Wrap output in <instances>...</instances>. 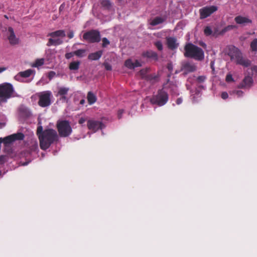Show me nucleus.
I'll return each mask as SVG.
<instances>
[{
    "label": "nucleus",
    "instance_id": "nucleus-1",
    "mask_svg": "<svg viewBox=\"0 0 257 257\" xmlns=\"http://www.w3.org/2000/svg\"><path fill=\"white\" fill-rule=\"evenodd\" d=\"M40 148L46 150L55 142L58 141L59 137L57 132L52 128L46 129L42 134L39 135Z\"/></svg>",
    "mask_w": 257,
    "mask_h": 257
},
{
    "label": "nucleus",
    "instance_id": "nucleus-2",
    "mask_svg": "<svg viewBox=\"0 0 257 257\" xmlns=\"http://www.w3.org/2000/svg\"><path fill=\"white\" fill-rule=\"evenodd\" d=\"M227 55L232 61L234 60L237 64L247 67L251 64V61L243 58L240 51L234 46L231 45L227 47Z\"/></svg>",
    "mask_w": 257,
    "mask_h": 257
},
{
    "label": "nucleus",
    "instance_id": "nucleus-3",
    "mask_svg": "<svg viewBox=\"0 0 257 257\" xmlns=\"http://www.w3.org/2000/svg\"><path fill=\"white\" fill-rule=\"evenodd\" d=\"M184 51V55L185 57L193 58L198 61H202L204 58L203 50L191 43H188L185 45Z\"/></svg>",
    "mask_w": 257,
    "mask_h": 257
},
{
    "label": "nucleus",
    "instance_id": "nucleus-4",
    "mask_svg": "<svg viewBox=\"0 0 257 257\" xmlns=\"http://www.w3.org/2000/svg\"><path fill=\"white\" fill-rule=\"evenodd\" d=\"M66 36V33L64 30H59L48 34L47 37L51 38L48 39L47 46L48 47L51 46H58L63 44V41L60 38H64Z\"/></svg>",
    "mask_w": 257,
    "mask_h": 257
},
{
    "label": "nucleus",
    "instance_id": "nucleus-5",
    "mask_svg": "<svg viewBox=\"0 0 257 257\" xmlns=\"http://www.w3.org/2000/svg\"><path fill=\"white\" fill-rule=\"evenodd\" d=\"M56 127L59 136L62 138L68 137L72 133V128L70 125V123L67 120L57 121Z\"/></svg>",
    "mask_w": 257,
    "mask_h": 257
},
{
    "label": "nucleus",
    "instance_id": "nucleus-6",
    "mask_svg": "<svg viewBox=\"0 0 257 257\" xmlns=\"http://www.w3.org/2000/svg\"><path fill=\"white\" fill-rule=\"evenodd\" d=\"M168 93L163 89H160L158 90L156 95L153 96L150 101L153 104L162 106L168 102Z\"/></svg>",
    "mask_w": 257,
    "mask_h": 257
},
{
    "label": "nucleus",
    "instance_id": "nucleus-7",
    "mask_svg": "<svg viewBox=\"0 0 257 257\" xmlns=\"http://www.w3.org/2000/svg\"><path fill=\"white\" fill-rule=\"evenodd\" d=\"M14 88L13 85L8 83L0 85V101H6L13 95Z\"/></svg>",
    "mask_w": 257,
    "mask_h": 257
},
{
    "label": "nucleus",
    "instance_id": "nucleus-8",
    "mask_svg": "<svg viewBox=\"0 0 257 257\" xmlns=\"http://www.w3.org/2000/svg\"><path fill=\"white\" fill-rule=\"evenodd\" d=\"M83 38L90 43H98L101 40L100 32L97 30H91L85 32L83 35Z\"/></svg>",
    "mask_w": 257,
    "mask_h": 257
},
{
    "label": "nucleus",
    "instance_id": "nucleus-9",
    "mask_svg": "<svg viewBox=\"0 0 257 257\" xmlns=\"http://www.w3.org/2000/svg\"><path fill=\"white\" fill-rule=\"evenodd\" d=\"M51 96L52 93L50 91H45L41 92L39 95V105L42 107L49 106L51 103Z\"/></svg>",
    "mask_w": 257,
    "mask_h": 257
},
{
    "label": "nucleus",
    "instance_id": "nucleus-10",
    "mask_svg": "<svg viewBox=\"0 0 257 257\" xmlns=\"http://www.w3.org/2000/svg\"><path fill=\"white\" fill-rule=\"evenodd\" d=\"M24 137L25 136L23 133H18L8 136L4 138H0V139H1L2 143H4L5 146L6 147L15 141L23 140Z\"/></svg>",
    "mask_w": 257,
    "mask_h": 257
},
{
    "label": "nucleus",
    "instance_id": "nucleus-11",
    "mask_svg": "<svg viewBox=\"0 0 257 257\" xmlns=\"http://www.w3.org/2000/svg\"><path fill=\"white\" fill-rule=\"evenodd\" d=\"M87 125L88 128L95 133L99 130H102L105 127V125L101 121L94 119H89L87 121Z\"/></svg>",
    "mask_w": 257,
    "mask_h": 257
},
{
    "label": "nucleus",
    "instance_id": "nucleus-12",
    "mask_svg": "<svg viewBox=\"0 0 257 257\" xmlns=\"http://www.w3.org/2000/svg\"><path fill=\"white\" fill-rule=\"evenodd\" d=\"M217 10V7L215 6L205 7L199 10L200 18L204 19L210 16Z\"/></svg>",
    "mask_w": 257,
    "mask_h": 257
},
{
    "label": "nucleus",
    "instance_id": "nucleus-13",
    "mask_svg": "<svg viewBox=\"0 0 257 257\" xmlns=\"http://www.w3.org/2000/svg\"><path fill=\"white\" fill-rule=\"evenodd\" d=\"M234 21L235 23L242 26H245L248 24L252 23V20L247 17H243L241 15L235 17Z\"/></svg>",
    "mask_w": 257,
    "mask_h": 257
},
{
    "label": "nucleus",
    "instance_id": "nucleus-14",
    "mask_svg": "<svg viewBox=\"0 0 257 257\" xmlns=\"http://www.w3.org/2000/svg\"><path fill=\"white\" fill-rule=\"evenodd\" d=\"M253 83L252 78L250 76H245L238 86L239 88L250 87Z\"/></svg>",
    "mask_w": 257,
    "mask_h": 257
},
{
    "label": "nucleus",
    "instance_id": "nucleus-15",
    "mask_svg": "<svg viewBox=\"0 0 257 257\" xmlns=\"http://www.w3.org/2000/svg\"><path fill=\"white\" fill-rule=\"evenodd\" d=\"M8 33L9 35L8 37L10 43L11 45H16L19 43V39H18L14 33V30L12 27H9Z\"/></svg>",
    "mask_w": 257,
    "mask_h": 257
},
{
    "label": "nucleus",
    "instance_id": "nucleus-16",
    "mask_svg": "<svg viewBox=\"0 0 257 257\" xmlns=\"http://www.w3.org/2000/svg\"><path fill=\"white\" fill-rule=\"evenodd\" d=\"M167 45L169 49L171 50H174L178 46V44L177 43V40L174 37H168L166 39Z\"/></svg>",
    "mask_w": 257,
    "mask_h": 257
},
{
    "label": "nucleus",
    "instance_id": "nucleus-17",
    "mask_svg": "<svg viewBox=\"0 0 257 257\" xmlns=\"http://www.w3.org/2000/svg\"><path fill=\"white\" fill-rule=\"evenodd\" d=\"M183 69L186 73L193 72L196 70V66L193 64H191L189 62H187L183 64Z\"/></svg>",
    "mask_w": 257,
    "mask_h": 257
},
{
    "label": "nucleus",
    "instance_id": "nucleus-18",
    "mask_svg": "<svg viewBox=\"0 0 257 257\" xmlns=\"http://www.w3.org/2000/svg\"><path fill=\"white\" fill-rule=\"evenodd\" d=\"M102 53L103 51L102 50H99L94 53H90L88 56V59L92 61L98 60L101 57Z\"/></svg>",
    "mask_w": 257,
    "mask_h": 257
},
{
    "label": "nucleus",
    "instance_id": "nucleus-19",
    "mask_svg": "<svg viewBox=\"0 0 257 257\" xmlns=\"http://www.w3.org/2000/svg\"><path fill=\"white\" fill-rule=\"evenodd\" d=\"M143 56L145 57L152 58L155 60H157L158 59V54L156 52L153 51L145 52L143 53Z\"/></svg>",
    "mask_w": 257,
    "mask_h": 257
},
{
    "label": "nucleus",
    "instance_id": "nucleus-20",
    "mask_svg": "<svg viewBox=\"0 0 257 257\" xmlns=\"http://www.w3.org/2000/svg\"><path fill=\"white\" fill-rule=\"evenodd\" d=\"M146 80L154 84L159 81V76L156 74H150L148 75Z\"/></svg>",
    "mask_w": 257,
    "mask_h": 257
},
{
    "label": "nucleus",
    "instance_id": "nucleus-21",
    "mask_svg": "<svg viewBox=\"0 0 257 257\" xmlns=\"http://www.w3.org/2000/svg\"><path fill=\"white\" fill-rule=\"evenodd\" d=\"M87 98L89 104L94 103L97 100L96 95L91 91L88 92Z\"/></svg>",
    "mask_w": 257,
    "mask_h": 257
},
{
    "label": "nucleus",
    "instance_id": "nucleus-22",
    "mask_svg": "<svg viewBox=\"0 0 257 257\" xmlns=\"http://www.w3.org/2000/svg\"><path fill=\"white\" fill-rule=\"evenodd\" d=\"M69 90L68 87H60L58 88L57 94L56 95V96L66 95Z\"/></svg>",
    "mask_w": 257,
    "mask_h": 257
},
{
    "label": "nucleus",
    "instance_id": "nucleus-23",
    "mask_svg": "<svg viewBox=\"0 0 257 257\" xmlns=\"http://www.w3.org/2000/svg\"><path fill=\"white\" fill-rule=\"evenodd\" d=\"M165 21V19L160 17H157L155 18L151 22L150 25L155 26L157 25L162 24Z\"/></svg>",
    "mask_w": 257,
    "mask_h": 257
},
{
    "label": "nucleus",
    "instance_id": "nucleus-24",
    "mask_svg": "<svg viewBox=\"0 0 257 257\" xmlns=\"http://www.w3.org/2000/svg\"><path fill=\"white\" fill-rule=\"evenodd\" d=\"M33 72L34 71L33 70L30 69L24 71L19 72L18 75L22 77L28 78L32 75Z\"/></svg>",
    "mask_w": 257,
    "mask_h": 257
},
{
    "label": "nucleus",
    "instance_id": "nucleus-25",
    "mask_svg": "<svg viewBox=\"0 0 257 257\" xmlns=\"http://www.w3.org/2000/svg\"><path fill=\"white\" fill-rule=\"evenodd\" d=\"M101 5L104 9L107 10H110L112 6V4L109 0H102Z\"/></svg>",
    "mask_w": 257,
    "mask_h": 257
},
{
    "label": "nucleus",
    "instance_id": "nucleus-26",
    "mask_svg": "<svg viewBox=\"0 0 257 257\" xmlns=\"http://www.w3.org/2000/svg\"><path fill=\"white\" fill-rule=\"evenodd\" d=\"M80 62L78 61L71 62L69 65V68L71 70H77L79 68Z\"/></svg>",
    "mask_w": 257,
    "mask_h": 257
},
{
    "label": "nucleus",
    "instance_id": "nucleus-27",
    "mask_svg": "<svg viewBox=\"0 0 257 257\" xmlns=\"http://www.w3.org/2000/svg\"><path fill=\"white\" fill-rule=\"evenodd\" d=\"M149 71V69L146 68L145 69H142L139 71V74L142 79H144L145 80H146V79L147 78V77L149 75V74H148Z\"/></svg>",
    "mask_w": 257,
    "mask_h": 257
},
{
    "label": "nucleus",
    "instance_id": "nucleus-28",
    "mask_svg": "<svg viewBox=\"0 0 257 257\" xmlns=\"http://www.w3.org/2000/svg\"><path fill=\"white\" fill-rule=\"evenodd\" d=\"M124 66L130 69H134V62L132 61V59H128L125 61Z\"/></svg>",
    "mask_w": 257,
    "mask_h": 257
},
{
    "label": "nucleus",
    "instance_id": "nucleus-29",
    "mask_svg": "<svg viewBox=\"0 0 257 257\" xmlns=\"http://www.w3.org/2000/svg\"><path fill=\"white\" fill-rule=\"evenodd\" d=\"M86 50L85 49H78L74 51V55H76L78 57H83L84 56Z\"/></svg>",
    "mask_w": 257,
    "mask_h": 257
},
{
    "label": "nucleus",
    "instance_id": "nucleus-30",
    "mask_svg": "<svg viewBox=\"0 0 257 257\" xmlns=\"http://www.w3.org/2000/svg\"><path fill=\"white\" fill-rule=\"evenodd\" d=\"M44 63V59H38L36 60L34 64L33 65L34 67H38L43 65Z\"/></svg>",
    "mask_w": 257,
    "mask_h": 257
},
{
    "label": "nucleus",
    "instance_id": "nucleus-31",
    "mask_svg": "<svg viewBox=\"0 0 257 257\" xmlns=\"http://www.w3.org/2000/svg\"><path fill=\"white\" fill-rule=\"evenodd\" d=\"M250 48L252 51H257V39H254L251 42Z\"/></svg>",
    "mask_w": 257,
    "mask_h": 257
},
{
    "label": "nucleus",
    "instance_id": "nucleus-32",
    "mask_svg": "<svg viewBox=\"0 0 257 257\" xmlns=\"http://www.w3.org/2000/svg\"><path fill=\"white\" fill-rule=\"evenodd\" d=\"M204 33L206 36H208L212 34V31L210 27L207 26L204 30Z\"/></svg>",
    "mask_w": 257,
    "mask_h": 257
},
{
    "label": "nucleus",
    "instance_id": "nucleus-33",
    "mask_svg": "<svg viewBox=\"0 0 257 257\" xmlns=\"http://www.w3.org/2000/svg\"><path fill=\"white\" fill-rule=\"evenodd\" d=\"M154 45L157 48L158 50L162 51L163 50V47L162 43L160 41H158L155 42Z\"/></svg>",
    "mask_w": 257,
    "mask_h": 257
},
{
    "label": "nucleus",
    "instance_id": "nucleus-34",
    "mask_svg": "<svg viewBox=\"0 0 257 257\" xmlns=\"http://www.w3.org/2000/svg\"><path fill=\"white\" fill-rule=\"evenodd\" d=\"M235 28V26L234 25H228L227 27H225L223 29H222L221 33H224L226 32L232 30Z\"/></svg>",
    "mask_w": 257,
    "mask_h": 257
},
{
    "label": "nucleus",
    "instance_id": "nucleus-35",
    "mask_svg": "<svg viewBox=\"0 0 257 257\" xmlns=\"http://www.w3.org/2000/svg\"><path fill=\"white\" fill-rule=\"evenodd\" d=\"M102 47L103 48L106 47L107 45L110 44L109 41L106 38H103L102 39Z\"/></svg>",
    "mask_w": 257,
    "mask_h": 257
},
{
    "label": "nucleus",
    "instance_id": "nucleus-36",
    "mask_svg": "<svg viewBox=\"0 0 257 257\" xmlns=\"http://www.w3.org/2000/svg\"><path fill=\"white\" fill-rule=\"evenodd\" d=\"M7 160V156L6 155L0 156V165H3L5 163Z\"/></svg>",
    "mask_w": 257,
    "mask_h": 257
},
{
    "label": "nucleus",
    "instance_id": "nucleus-37",
    "mask_svg": "<svg viewBox=\"0 0 257 257\" xmlns=\"http://www.w3.org/2000/svg\"><path fill=\"white\" fill-rule=\"evenodd\" d=\"M232 93L236 95L238 97H241L243 95V92L241 90H234Z\"/></svg>",
    "mask_w": 257,
    "mask_h": 257
},
{
    "label": "nucleus",
    "instance_id": "nucleus-38",
    "mask_svg": "<svg viewBox=\"0 0 257 257\" xmlns=\"http://www.w3.org/2000/svg\"><path fill=\"white\" fill-rule=\"evenodd\" d=\"M225 80L227 82H232V81H234L233 78L232 76V75L230 74H228L226 75Z\"/></svg>",
    "mask_w": 257,
    "mask_h": 257
},
{
    "label": "nucleus",
    "instance_id": "nucleus-39",
    "mask_svg": "<svg viewBox=\"0 0 257 257\" xmlns=\"http://www.w3.org/2000/svg\"><path fill=\"white\" fill-rule=\"evenodd\" d=\"M44 133V131L43 130V127L42 126H39L37 127V134L38 136V138H39V135L41 134H42Z\"/></svg>",
    "mask_w": 257,
    "mask_h": 257
},
{
    "label": "nucleus",
    "instance_id": "nucleus-40",
    "mask_svg": "<svg viewBox=\"0 0 257 257\" xmlns=\"http://www.w3.org/2000/svg\"><path fill=\"white\" fill-rule=\"evenodd\" d=\"M103 66L106 70L110 71L112 69V67L110 64L108 63L105 62L103 63Z\"/></svg>",
    "mask_w": 257,
    "mask_h": 257
},
{
    "label": "nucleus",
    "instance_id": "nucleus-41",
    "mask_svg": "<svg viewBox=\"0 0 257 257\" xmlns=\"http://www.w3.org/2000/svg\"><path fill=\"white\" fill-rule=\"evenodd\" d=\"M206 78L204 76H199L197 77V80L199 83H202L205 80Z\"/></svg>",
    "mask_w": 257,
    "mask_h": 257
},
{
    "label": "nucleus",
    "instance_id": "nucleus-42",
    "mask_svg": "<svg viewBox=\"0 0 257 257\" xmlns=\"http://www.w3.org/2000/svg\"><path fill=\"white\" fill-rule=\"evenodd\" d=\"M74 55V52H70V53H67L65 55V57L66 59H69L71 57H72Z\"/></svg>",
    "mask_w": 257,
    "mask_h": 257
},
{
    "label": "nucleus",
    "instance_id": "nucleus-43",
    "mask_svg": "<svg viewBox=\"0 0 257 257\" xmlns=\"http://www.w3.org/2000/svg\"><path fill=\"white\" fill-rule=\"evenodd\" d=\"M56 75L54 71H51L48 73V77L50 80L52 79Z\"/></svg>",
    "mask_w": 257,
    "mask_h": 257
},
{
    "label": "nucleus",
    "instance_id": "nucleus-44",
    "mask_svg": "<svg viewBox=\"0 0 257 257\" xmlns=\"http://www.w3.org/2000/svg\"><path fill=\"white\" fill-rule=\"evenodd\" d=\"M221 97L223 99H226L228 97V94L226 92H223L221 94Z\"/></svg>",
    "mask_w": 257,
    "mask_h": 257
},
{
    "label": "nucleus",
    "instance_id": "nucleus-45",
    "mask_svg": "<svg viewBox=\"0 0 257 257\" xmlns=\"http://www.w3.org/2000/svg\"><path fill=\"white\" fill-rule=\"evenodd\" d=\"M134 68L138 67H141L142 66L141 63L138 60H136L135 62H134Z\"/></svg>",
    "mask_w": 257,
    "mask_h": 257
},
{
    "label": "nucleus",
    "instance_id": "nucleus-46",
    "mask_svg": "<svg viewBox=\"0 0 257 257\" xmlns=\"http://www.w3.org/2000/svg\"><path fill=\"white\" fill-rule=\"evenodd\" d=\"M60 100L62 102H67L68 98L66 95L60 96Z\"/></svg>",
    "mask_w": 257,
    "mask_h": 257
},
{
    "label": "nucleus",
    "instance_id": "nucleus-47",
    "mask_svg": "<svg viewBox=\"0 0 257 257\" xmlns=\"http://www.w3.org/2000/svg\"><path fill=\"white\" fill-rule=\"evenodd\" d=\"M67 37L69 38V39H72L74 37V32L72 30H70L69 31V33H68L67 34Z\"/></svg>",
    "mask_w": 257,
    "mask_h": 257
},
{
    "label": "nucleus",
    "instance_id": "nucleus-48",
    "mask_svg": "<svg viewBox=\"0 0 257 257\" xmlns=\"http://www.w3.org/2000/svg\"><path fill=\"white\" fill-rule=\"evenodd\" d=\"M124 110L123 109H119L118 111L117 116L119 119L121 118L122 114L123 113Z\"/></svg>",
    "mask_w": 257,
    "mask_h": 257
},
{
    "label": "nucleus",
    "instance_id": "nucleus-49",
    "mask_svg": "<svg viewBox=\"0 0 257 257\" xmlns=\"http://www.w3.org/2000/svg\"><path fill=\"white\" fill-rule=\"evenodd\" d=\"M167 67L169 71L171 72L173 70V66L171 63H168Z\"/></svg>",
    "mask_w": 257,
    "mask_h": 257
},
{
    "label": "nucleus",
    "instance_id": "nucleus-50",
    "mask_svg": "<svg viewBox=\"0 0 257 257\" xmlns=\"http://www.w3.org/2000/svg\"><path fill=\"white\" fill-rule=\"evenodd\" d=\"M86 121V119L84 117H81L79 120H78V123L79 124H83V123H84Z\"/></svg>",
    "mask_w": 257,
    "mask_h": 257
},
{
    "label": "nucleus",
    "instance_id": "nucleus-51",
    "mask_svg": "<svg viewBox=\"0 0 257 257\" xmlns=\"http://www.w3.org/2000/svg\"><path fill=\"white\" fill-rule=\"evenodd\" d=\"M182 101H183V100L181 98H178L176 100V103L178 105H179L182 103Z\"/></svg>",
    "mask_w": 257,
    "mask_h": 257
},
{
    "label": "nucleus",
    "instance_id": "nucleus-52",
    "mask_svg": "<svg viewBox=\"0 0 257 257\" xmlns=\"http://www.w3.org/2000/svg\"><path fill=\"white\" fill-rule=\"evenodd\" d=\"M200 45L201 46L204 48H206L207 47L206 44L203 42L201 43H200Z\"/></svg>",
    "mask_w": 257,
    "mask_h": 257
},
{
    "label": "nucleus",
    "instance_id": "nucleus-53",
    "mask_svg": "<svg viewBox=\"0 0 257 257\" xmlns=\"http://www.w3.org/2000/svg\"><path fill=\"white\" fill-rule=\"evenodd\" d=\"M85 102V100L84 99H82L80 101V104H81V105H83Z\"/></svg>",
    "mask_w": 257,
    "mask_h": 257
},
{
    "label": "nucleus",
    "instance_id": "nucleus-54",
    "mask_svg": "<svg viewBox=\"0 0 257 257\" xmlns=\"http://www.w3.org/2000/svg\"><path fill=\"white\" fill-rule=\"evenodd\" d=\"M6 69V67H0V73L5 71Z\"/></svg>",
    "mask_w": 257,
    "mask_h": 257
},
{
    "label": "nucleus",
    "instance_id": "nucleus-55",
    "mask_svg": "<svg viewBox=\"0 0 257 257\" xmlns=\"http://www.w3.org/2000/svg\"><path fill=\"white\" fill-rule=\"evenodd\" d=\"M28 164V163H25L24 164V165H27Z\"/></svg>",
    "mask_w": 257,
    "mask_h": 257
},
{
    "label": "nucleus",
    "instance_id": "nucleus-56",
    "mask_svg": "<svg viewBox=\"0 0 257 257\" xmlns=\"http://www.w3.org/2000/svg\"><path fill=\"white\" fill-rule=\"evenodd\" d=\"M1 174H2V172H1V171L0 170V176L1 175Z\"/></svg>",
    "mask_w": 257,
    "mask_h": 257
},
{
    "label": "nucleus",
    "instance_id": "nucleus-57",
    "mask_svg": "<svg viewBox=\"0 0 257 257\" xmlns=\"http://www.w3.org/2000/svg\"><path fill=\"white\" fill-rule=\"evenodd\" d=\"M118 1H120L121 0H118Z\"/></svg>",
    "mask_w": 257,
    "mask_h": 257
}]
</instances>
